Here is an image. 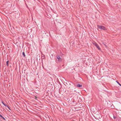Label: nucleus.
I'll return each instance as SVG.
<instances>
[{"label":"nucleus","instance_id":"obj_4","mask_svg":"<svg viewBox=\"0 0 121 121\" xmlns=\"http://www.w3.org/2000/svg\"><path fill=\"white\" fill-rule=\"evenodd\" d=\"M77 87H81L82 86V85H80L79 84H78L77 85Z\"/></svg>","mask_w":121,"mask_h":121},{"label":"nucleus","instance_id":"obj_5","mask_svg":"<svg viewBox=\"0 0 121 121\" xmlns=\"http://www.w3.org/2000/svg\"><path fill=\"white\" fill-rule=\"evenodd\" d=\"M4 105L6 107H8L9 109H10V108L7 105L5 104V105Z\"/></svg>","mask_w":121,"mask_h":121},{"label":"nucleus","instance_id":"obj_10","mask_svg":"<svg viewBox=\"0 0 121 121\" xmlns=\"http://www.w3.org/2000/svg\"><path fill=\"white\" fill-rule=\"evenodd\" d=\"M116 82L120 86H121V84L119 82H118L117 81H116Z\"/></svg>","mask_w":121,"mask_h":121},{"label":"nucleus","instance_id":"obj_11","mask_svg":"<svg viewBox=\"0 0 121 121\" xmlns=\"http://www.w3.org/2000/svg\"><path fill=\"white\" fill-rule=\"evenodd\" d=\"M2 103L4 105H5V104L3 102H2Z\"/></svg>","mask_w":121,"mask_h":121},{"label":"nucleus","instance_id":"obj_14","mask_svg":"<svg viewBox=\"0 0 121 121\" xmlns=\"http://www.w3.org/2000/svg\"><path fill=\"white\" fill-rule=\"evenodd\" d=\"M37 97H35V99H37Z\"/></svg>","mask_w":121,"mask_h":121},{"label":"nucleus","instance_id":"obj_15","mask_svg":"<svg viewBox=\"0 0 121 121\" xmlns=\"http://www.w3.org/2000/svg\"><path fill=\"white\" fill-rule=\"evenodd\" d=\"M2 118H3L4 119H5L3 117H2Z\"/></svg>","mask_w":121,"mask_h":121},{"label":"nucleus","instance_id":"obj_8","mask_svg":"<svg viewBox=\"0 0 121 121\" xmlns=\"http://www.w3.org/2000/svg\"><path fill=\"white\" fill-rule=\"evenodd\" d=\"M9 60H7V61L6 64H7V66H8V63H9Z\"/></svg>","mask_w":121,"mask_h":121},{"label":"nucleus","instance_id":"obj_3","mask_svg":"<svg viewBox=\"0 0 121 121\" xmlns=\"http://www.w3.org/2000/svg\"><path fill=\"white\" fill-rule=\"evenodd\" d=\"M56 58L57 61L59 62H61L62 61V59L60 58V57L59 56H56Z\"/></svg>","mask_w":121,"mask_h":121},{"label":"nucleus","instance_id":"obj_7","mask_svg":"<svg viewBox=\"0 0 121 121\" xmlns=\"http://www.w3.org/2000/svg\"><path fill=\"white\" fill-rule=\"evenodd\" d=\"M22 54H23V56L24 57H25V56H25V53L23 52H22Z\"/></svg>","mask_w":121,"mask_h":121},{"label":"nucleus","instance_id":"obj_12","mask_svg":"<svg viewBox=\"0 0 121 121\" xmlns=\"http://www.w3.org/2000/svg\"><path fill=\"white\" fill-rule=\"evenodd\" d=\"M0 117H3L0 114Z\"/></svg>","mask_w":121,"mask_h":121},{"label":"nucleus","instance_id":"obj_1","mask_svg":"<svg viewBox=\"0 0 121 121\" xmlns=\"http://www.w3.org/2000/svg\"><path fill=\"white\" fill-rule=\"evenodd\" d=\"M97 26L99 29H100L103 30H107V28L103 26H100L98 25Z\"/></svg>","mask_w":121,"mask_h":121},{"label":"nucleus","instance_id":"obj_9","mask_svg":"<svg viewBox=\"0 0 121 121\" xmlns=\"http://www.w3.org/2000/svg\"><path fill=\"white\" fill-rule=\"evenodd\" d=\"M102 43L106 47H107V46L106 45V44L104 43L103 42H102Z\"/></svg>","mask_w":121,"mask_h":121},{"label":"nucleus","instance_id":"obj_13","mask_svg":"<svg viewBox=\"0 0 121 121\" xmlns=\"http://www.w3.org/2000/svg\"><path fill=\"white\" fill-rule=\"evenodd\" d=\"M113 117L114 119H115L116 118V117H115V116H114Z\"/></svg>","mask_w":121,"mask_h":121},{"label":"nucleus","instance_id":"obj_2","mask_svg":"<svg viewBox=\"0 0 121 121\" xmlns=\"http://www.w3.org/2000/svg\"><path fill=\"white\" fill-rule=\"evenodd\" d=\"M93 44L97 47L99 50H101V49L99 47V46L95 42L94 43H93Z\"/></svg>","mask_w":121,"mask_h":121},{"label":"nucleus","instance_id":"obj_6","mask_svg":"<svg viewBox=\"0 0 121 121\" xmlns=\"http://www.w3.org/2000/svg\"><path fill=\"white\" fill-rule=\"evenodd\" d=\"M4 105L6 107H8L9 109H10V108L7 105L5 104V105Z\"/></svg>","mask_w":121,"mask_h":121}]
</instances>
